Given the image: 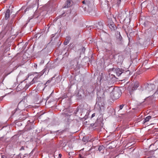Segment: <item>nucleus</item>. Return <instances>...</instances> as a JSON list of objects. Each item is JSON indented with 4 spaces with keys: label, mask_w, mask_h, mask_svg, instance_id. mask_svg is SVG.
<instances>
[{
    "label": "nucleus",
    "mask_w": 158,
    "mask_h": 158,
    "mask_svg": "<svg viewBox=\"0 0 158 158\" xmlns=\"http://www.w3.org/2000/svg\"><path fill=\"white\" fill-rule=\"evenodd\" d=\"M118 36L117 37V42L118 44H120L122 43V37L120 33H118Z\"/></svg>",
    "instance_id": "9"
},
{
    "label": "nucleus",
    "mask_w": 158,
    "mask_h": 158,
    "mask_svg": "<svg viewBox=\"0 0 158 158\" xmlns=\"http://www.w3.org/2000/svg\"><path fill=\"white\" fill-rule=\"evenodd\" d=\"M22 8H21L20 10H19V11L21 10L22 9Z\"/></svg>",
    "instance_id": "39"
},
{
    "label": "nucleus",
    "mask_w": 158,
    "mask_h": 158,
    "mask_svg": "<svg viewBox=\"0 0 158 158\" xmlns=\"http://www.w3.org/2000/svg\"><path fill=\"white\" fill-rule=\"evenodd\" d=\"M121 2V0H118V2H117V4H120V3Z\"/></svg>",
    "instance_id": "29"
},
{
    "label": "nucleus",
    "mask_w": 158,
    "mask_h": 158,
    "mask_svg": "<svg viewBox=\"0 0 158 158\" xmlns=\"http://www.w3.org/2000/svg\"><path fill=\"white\" fill-rule=\"evenodd\" d=\"M82 50L85 51V48H83L82 49Z\"/></svg>",
    "instance_id": "35"
},
{
    "label": "nucleus",
    "mask_w": 158,
    "mask_h": 158,
    "mask_svg": "<svg viewBox=\"0 0 158 158\" xmlns=\"http://www.w3.org/2000/svg\"><path fill=\"white\" fill-rule=\"evenodd\" d=\"M145 3V2H143L142 4V5H143V4H144Z\"/></svg>",
    "instance_id": "37"
},
{
    "label": "nucleus",
    "mask_w": 158,
    "mask_h": 158,
    "mask_svg": "<svg viewBox=\"0 0 158 158\" xmlns=\"http://www.w3.org/2000/svg\"><path fill=\"white\" fill-rule=\"evenodd\" d=\"M89 4H83L82 5V8H83L84 11H87L89 13H90L92 11L94 13V11L92 9L91 7L89 6Z\"/></svg>",
    "instance_id": "6"
},
{
    "label": "nucleus",
    "mask_w": 158,
    "mask_h": 158,
    "mask_svg": "<svg viewBox=\"0 0 158 158\" xmlns=\"http://www.w3.org/2000/svg\"><path fill=\"white\" fill-rule=\"evenodd\" d=\"M140 89L142 90H145L148 92L151 91L154 89L155 86L154 84H145L141 86Z\"/></svg>",
    "instance_id": "2"
},
{
    "label": "nucleus",
    "mask_w": 158,
    "mask_h": 158,
    "mask_svg": "<svg viewBox=\"0 0 158 158\" xmlns=\"http://www.w3.org/2000/svg\"><path fill=\"white\" fill-rule=\"evenodd\" d=\"M21 102H20L18 104V106H20L21 105Z\"/></svg>",
    "instance_id": "33"
},
{
    "label": "nucleus",
    "mask_w": 158,
    "mask_h": 158,
    "mask_svg": "<svg viewBox=\"0 0 158 158\" xmlns=\"http://www.w3.org/2000/svg\"><path fill=\"white\" fill-rule=\"evenodd\" d=\"M72 1L71 0H68L66 2V5L64 6V8H68L72 6Z\"/></svg>",
    "instance_id": "8"
},
{
    "label": "nucleus",
    "mask_w": 158,
    "mask_h": 158,
    "mask_svg": "<svg viewBox=\"0 0 158 158\" xmlns=\"http://www.w3.org/2000/svg\"><path fill=\"white\" fill-rule=\"evenodd\" d=\"M124 106V105H123V104L120 105L119 106V109L120 110L122 109H123V107Z\"/></svg>",
    "instance_id": "22"
},
{
    "label": "nucleus",
    "mask_w": 158,
    "mask_h": 158,
    "mask_svg": "<svg viewBox=\"0 0 158 158\" xmlns=\"http://www.w3.org/2000/svg\"><path fill=\"white\" fill-rule=\"evenodd\" d=\"M127 14L125 12L119 14L118 15V18L122 21H124L125 20Z\"/></svg>",
    "instance_id": "7"
},
{
    "label": "nucleus",
    "mask_w": 158,
    "mask_h": 158,
    "mask_svg": "<svg viewBox=\"0 0 158 158\" xmlns=\"http://www.w3.org/2000/svg\"><path fill=\"white\" fill-rule=\"evenodd\" d=\"M94 91V89L93 87H91L90 88H88L86 90V92H88L89 94H90L91 93H93Z\"/></svg>",
    "instance_id": "12"
},
{
    "label": "nucleus",
    "mask_w": 158,
    "mask_h": 158,
    "mask_svg": "<svg viewBox=\"0 0 158 158\" xmlns=\"http://www.w3.org/2000/svg\"><path fill=\"white\" fill-rule=\"evenodd\" d=\"M82 140L84 142L90 141L89 137L84 136L82 139Z\"/></svg>",
    "instance_id": "14"
},
{
    "label": "nucleus",
    "mask_w": 158,
    "mask_h": 158,
    "mask_svg": "<svg viewBox=\"0 0 158 158\" xmlns=\"http://www.w3.org/2000/svg\"><path fill=\"white\" fill-rule=\"evenodd\" d=\"M108 26L111 29H114L116 27V26L113 23H112V24H108Z\"/></svg>",
    "instance_id": "15"
},
{
    "label": "nucleus",
    "mask_w": 158,
    "mask_h": 158,
    "mask_svg": "<svg viewBox=\"0 0 158 158\" xmlns=\"http://www.w3.org/2000/svg\"><path fill=\"white\" fill-rule=\"evenodd\" d=\"M13 115H14L15 116L19 117L21 116L19 118L20 119H22L24 120L27 118V116L24 115H22V112L19 109H16L12 112Z\"/></svg>",
    "instance_id": "1"
},
{
    "label": "nucleus",
    "mask_w": 158,
    "mask_h": 158,
    "mask_svg": "<svg viewBox=\"0 0 158 158\" xmlns=\"http://www.w3.org/2000/svg\"><path fill=\"white\" fill-rule=\"evenodd\" d=\"M12 30V27L11 26L9 29V30L7 31L6 33L8 34H11V31Z\"/></svg>",
    "instance_id": "19"
},
{
    "label": "nucleus",
    "mask_w": 158,
    "mask_h": 158,
    "mask_svg": "<svg viewBox=\"0 0 158 158\" xmlns=\"http://www.w3.org/2000/svg\"><path fill=\"white\" fill-rule=\"evenodd\" d=\"M24 147L23 146H22L21 148H20V151H22V150H24Z\"/></svg>",
    "instance_id": "25"
},
{
    "label": "nucleus",
    "mask_w": 158,
    "mask_h": 158,
    "mask_svg": "<svg viewBox=\"0 0 158 158\" xmlns=\"http://www.w3.org/2000/svg\"><path fill=\"white\" fill-rule=\"evenodd\" d=\"M99 112H100L102 111V108H103V107L102 106V107H101L99 106Z\"/></svg>",
    "instance_id": "24"
},
{
    "label": "nucleus",
    "mask_w": 158,
    "mask_h": 158,
    "mask_svg": "<svg viewBox=\"0 0 158 158\" xmlns=\"http://www.w3.org/2000/svg\"><path fill=\"white\" fill-rule=\"evenodd\" d=\"M7 26L5 28V30L6 31L7 30Z\"/></svg>",
    "instance_id": "34"
},
{
    "label": "nucleus",
    "mask_w": 158,
    "mask_h": 158,
    "mask_svg": "<svg viewBox=\"0 0 158 158\" xmlns=\"http://www.w3.org/2000/svg\"><path fill=\"white\" fill-rule=\"evenodd\" d=\"M1 158H6V157L5 155H2Z\"/></svg>",
    "instance_id": "31"
},
{
    "label": "nucleus",
    "mask_w": 158,
    "mask_h": 158,
    "mask_svg": "<svg viewBox=\"0 0 158 158\" xmlns=\"http://www.w3.org/2000/svg\"><path fill=\"white\" fill-rule=\"evenodd\" d=\"M82 2L83 4H89V2L87 0L83 1Z\"/></svg>",
    "instance_id": "20"
},
{
    "label": "nucleus",
    "mask_w": 158,
    "mask_h": 158,
    "mask_svg": "<svg viewBox=\"0 0 158 158\" xmlns=\"http://www.w3.org/2000/svg\"><path fill=\"white\" fill-rule=\"evenodd\" d=\"M139 85V83L138 81H136L132 84L129 87L128 89L130 93L131 94L132 92L136 90Z\"/></svg>",
    "instance_id": "5"
},
{
    "label": "nucleus",
    "mask_w": 158,
    "mask_h": 158,
    "mask_svg": "<svg viewBox=\"0 0 158 158\" xmlns=\"http://www.w3.org/2000/svg\"><path fill=\"white\" fill-rule=\"evenodd\" d=\"M103 148V146H100L98 148V150L99 152H101Z\"/></svg>",
    "instance_id": "21"
},
{
    "label": "nucleus",
    "mask_w": 158,
    "mask_h": 158,
    "mask_svg": "<svg viewBox=\"0 0 158 158\" xmlns=\"http://www.w3.org/2000/svg\"><path fill=\"white\" fill-rule=\"evenodd\" d=\"M151 118V116H148L147 117L143 120L144 123H145L146 122H148L149 119Z\"/></svg>",
    "instance_id": "16"
},
{
    "label": "nucleus",
    "mask_w": 158,
    "mask_h": 158,
    "mask_svg": "<svg viewBox=\"0 0 158 158\" xmlns=\"http://www.w3.org/2000/svg\"><path fill=\"white\" fill-rule=\"evenodd\" d=\"M78 158H86L84 156H83L82 155H81V154H79V157Z\"/></svg>",
    "instance_id": "23"
},
{
    "label": "nucleus",
    "mask_w": 158,
    "mask_h": 158,
    "mask_svg": "<svg viewBox=\"0 0 158 158\" xmlns=\"http://www.w3.org/2000/svg\"><path fill=\"white\" fill-rule=\"evenodd\" d=\"M115 71L117 76H120L123 73V70H122L121 69L119 68L116 69H115Z\"/></svg>",
    "instance_id": "10"
},
{
    "label": "nucleus",
    "mask_w": 158,
    "mask_h": 158,
    "mask_svg": "<svg viewBox=\"0 0 158 158\" xmlns=\"http://www.w3.org/2000/svg\"><path fill=\"white\" fill-rule=\"evenodd\" d=\"M152 97H149V98H152Z\"/></svg>",
    "instance_id": "38"
},
{
    "label": "nucleus",
    "mask_w": 158,
    "mask_h": 158,
    "mask_svg": "<svg viewBox=\"0 0 158 158\" xmlns=\"http://www.w3.org/2000/svg\"><path fill=\"white\" fill-rule=\"evenodd\" d=\"M62 155L61 154H59L58 157V158H61Z\"/></svg>",
    "instance_id": "27"
},
{
    "label": "nucleus",
    "mask_w": 158,
    "mask_h": 158,
    "mask_svg": "<svg viewBox=\"0 0 158 158\" xmlns=\"http://www.w3.org/2000/svg\"><path fill=\"white\" fill-rule=\"evenodd\" d=\"M37 64H34V67L35 69H36V68H37Z\"/></svg>",
    "instance_id": "26"
},
{
    "label": "nucleus",
    "mask_w": 158,
    "mask_h": 158,
    "mask_svg": "<svg viewBox=\"0 0 158 158\" xmlns=\"http://www.w3.org/2000/svg\"><path fill=\"white\" fill-rule=\"evenodd\" d=\"M111 87L108 86L106 85H104V86L102 87V91H99L97 93L98 96H99L100 98H103L105 97V95L104 93L105 92H108L109 91V89Z\"/></svg>",
    "instance_id": "3"
},
{
    "label": "nucleus",
    "mask_w": 158,
    "mask_h": 158,
    "mask_svg": "<svg viewBox=\"0 0 158 158\" xmlns=\"http://www.w3.org/2000/svg\"><path fill=\"white\" fill-rule=\"evenodd\" d=\"M71 39V38L70 36H68L67 37V39H66L64 43V44L65 45H67L69 42V41Z\"/></svg>",
    "instance_id": "13"
},
{
    "label": "nucleus",
    "mask_w": 158,
    "mask_h": 158,
    "mask_svg": "<svg viewBox=\"0 0 158 158\" xmlns=\"http://www.w3.org/2000/svg\"><path fill=\"white\" fill-rule=\"evenodd\" d=\"M10 16V10L9 9H7L5 14V18L6 19H7Z\"/></svg>",
    "instance_id": "11"
},
{
    "label": "nucleus",
    "mask_w": 158,
    "mask_h": 158,
    "mask_svg": "<svg viewBox=\"0 0 158 158\" xmlns=\"http://www.w3.org/2000/svg\"><path fill=\"white\" fill-rule=\"evenodd\" d=\"M46 70L47 69L45 68L42 71L38 73V74L33 79L31 84L38 82V81H39L38 80L39 79V78L44 73Z\"/></svg>",
    "instance_id": "4"
},
{
    "label": "nucleus",
    "mask_w": 158,
    "mask_h": 158,
    "mask_svg": "<svg viewBox=\"0 0 158 158\" xmlns=\"http://www.w3.org/2000/svg\"><path fill=\"white\" fill-rule=\"evenodd\" d=\"M98 25L99 26V27L97 25V27L99 29H102L103 28V26L102 23L99 22L98 23Z\"/></svg>",
    "instance_id": "17"
},
{
    "label": "nucleus",
    "mask_w": 158,
    "mask_h": 158,
    "mask_svg": "<svg viewBox=\"0 0 158 158\" xmlns=\"http://www.w3.org/2000/svg\"><path fill=\"white\" fill-rule=\"evenodd\" d=\"M109 53L111 55L115 54V50L113 49H111L110 50V51Z\"/></svg>",
    "instance_id": "18"
},
{
    "label": "nucleus",
    "mask_w": 158,
    "mask_h": 158,
    "mask_svg": "<svg viewBox=\"0 0 158 158\" xmlns=\"http://www.w3.org/2000/svg\"><path fill=\"white\" fill-rule=\"evenodd\" d=\"M64 114L65 115H67V116H68V115H70L69 114H68L67 113H64Z\"/></svg>",
    "instance_id": "30"
},
{
    "label": "nucleus",
    "mask_w": 158,
    "mask_h": 158,
    "mask_svg": "<svg viewBox=\"0 0 158 158\" xmlns=\"http://www.w3.org/2000/svg\"><path fill=\"white\" fill-rule=\"evenodd\" d=\"M13 23V21H11L10 22V23L11 24H12Z\"/></svg>",
    "instance_id": "36"
},
{
    "label": "nucleus",
    "mask_w": 158,
    "mask_h": 158,
    "mask_svg": "<svg viewBox=\"0 0 158 158\" xmlns=\"http://www.w3.org/2000/svg\"><path fill=\"white\" fill-rule=\"evenodd\" d=\"M44 60H42L40 62V63L41 64H43L44 63Z\"/></svg>",
    "instance_id": "32"
},
{
    "label": "nucleus",
    "mask_w": 158,
    "mask_h": 158,
    "mask_svg": "<svg viewBox=\"0 0 158 158\" xmlns=\"http://www.w3.org/2000/svg\"><path fill=\"white\" fill-rule=\"evenodd\" d=\"M95 113L93 114L91 116V118H93L95 116Z\"/></svg>",
    "instance_id": "28"
}]
</instances>
